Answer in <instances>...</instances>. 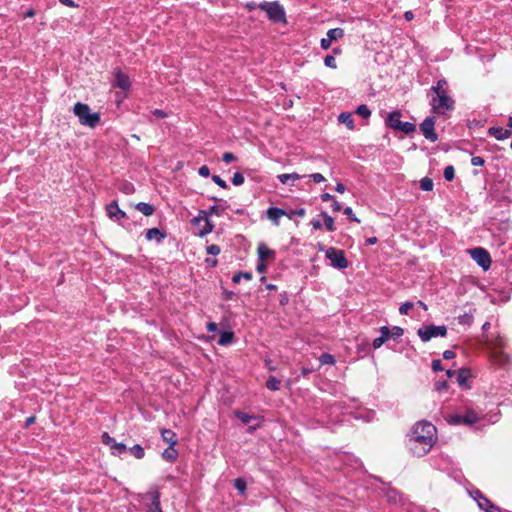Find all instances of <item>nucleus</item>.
<instances>
[{
  "mask_svg": "<svg viewBox=\"0 0 512 512\" xmlns=\"http://www.w3.org/2000/svg\"><path fill=\"white\" fill-rule=\"evenodd\" d=\"M281 381L275 376H269L266 381V387L271 391H277L280 389Z\"/></svg>",
  "mask_w": 512,
  "mask_h": 512,
  "instance_id": "29",
  "label": "nucleus"
},
{
  "mask_svg": "<svg viewBox=\"0 0 512 512\" xmlns=\"http://www.w3.org/2000/svg\"><path fill=\"white\" fill-rule=\"evenodd\" d=\"M234 487L241 493L244 494L246 491V481L242 478H237L234 481Z\"/></svg>",
  "mask_w": 512,
  "mask_h": 512,
  "instance_id": "42",
  "label": "nucleus"
},
{
  "mask_svg": "<svg viewBox=\"0 0 512 512\" xmlns=\"http://www.w3.org/2000/svg\"><path fill=\"white\" fill-rule=\"evenodd\" d=\"M385 343V341L383 340V338L381 336L375 338L372 342V346L374 349H378L380 348L383 344Z\"/></svg>",
  "mask_w": 512,
  "mask_h": 512,
  "instance_id": "56",
  "label": "nucleus"
},
{
  "mask_svg": "<svg viewBox=\"0 0 512 512\" xmlns=\"http://www.w3.org/2000/svg\"><path fill=\"white\" fill-rule=\"evenodd\" d=\"M129 450L137 459H142L145 456L144 449L139 444L134 445Z\"/></svg>",
  "mask_w": 512,
  "mask_h": 512,
  "instance_id": "38",
  "label": "nucleus"
},
{
  "mask_svg": "<svg viewBox=\"0 0 512 512\" xmlns=\"http://www.w3.org/2000/svg\"><path fill=\"white\" fill-rule=\"evenodd\" d=\"M178 456L177 451L174 449V446H169L167 449L164 450L162 453V457L170 462H173L176 460Z\"/></svg>",
  "mask_w": 512,
  "mask_h": 512,
  "instance_id": "30",
  "label": "nucleus"
},
{
  "mask_svg": "<svg viewBox=\"0 0 512 512\" xmlns=\"http://www.w3.org/2000/svg\"><path fill=\"white\" fill-rule=\"evenodd\" d=\"M447 86V81L440 79L437 81L436 85L431 87L434 96L430 101V105L433 112L438 115H444L454 109L455 101L448 95Z\"/></svg>",
  "mask_w": 512,
  "mask_h": 512,
  "instance_id": "2",
  "label": "nucleus"
},
{
  "mask_svg": "<svg viewBox=\"0 0 512 512\" xmlns=\"http://www.w3.org/2000/svg\"><path fill=\"white\" fill-rule=\"evenodd\" d=\"M379 331H380V336L383 338V340L385 342H387L389 339H391L390 328L389 327L382 326V327H380Z\"/></svg>",
  "mask_w": 512,
  "mask_h": 512,
  "instance_id": "46",
  "label": "nucleus"
},
{
  "mask_svg": "<svg viewBox=\"0 0 512 512\" xmlns=\"http://www.w3.org/2000/svg\"><path fill=\"white\" fill-rule=\"evenodd\" d=\"M436 427L427 421L416 423L408 434L407 445L411 453L417 457L425 456L437 440Z\"/></svg>",
  "mask_w": 512,
  "mask_h": 512,
  "instance_id": "1",
  "label": "nucleus"
},
{
  "mask_svg": "<svg viewBox=\"0 0 512 512\" xmlns=\"http://www.w3.org/2000/svg\"><path fill=\"white\" fill-rule=\"evenodd\" d=\"M416 130V126L410 122H402L398 127L397 131L404 132L405 134H411Z\"/></svg>",
  "mask_w": 512,
  "mask_h": 512,
  "instance_id": "35",
  "label": "nucleus"
},
{
  "mask_svg": "<svg viewBox=\"0 0 512 512\" xmlns=\"http://www.w3.org/2000/svg\"><path fill=\"white\" fill-rule=\"evenodd\" d=\"M234 414L245 425H249L252 420L258 419L254 415H249L241 411H235Z\"/></svg>",
  "mask_w": 512,
  "mask_h": 512,
  "instance_id": "28",
  "label": "nucleus"
},
{
  "mask_svg": "<svg viewBox=\"0 0 512 512\" xmlns=\"http://www.w3.org/2000/svg\"><path fill=\"white\" fill-rule=\"evenodd\" d=\"M166 237L165 232L158 228L148 229L146 232V239L148 241L156 240L158 243L162 242Z\"/></svg>",
  "mask_w": 512,
  "mask_h": 512,
  "instance_id": "19",
  "label": "nucleus"
},
{
  "mask_svg": "<svg viewBox=\"0 0 512 512\" xmlns=\"http://www.w3.org/2000/svg\"><path fill=\"white\" fill-rule=\"evenodd\" d=\"M321 200H322L323 202H328V201L334 200V196H333V195H331V194H329V193H323V194L321 195Z\"/></svg>",
  "mask_w": 512,
  "mask_h": 512,
  "instance_id": "64",
  "label": "nucleus"
},
{
  "mask_svg": "<svg viewBox=\"0 0 512 512\" xmlns=\"http://www.w3.org/2000/svg\"><path fill=\"white\" fill-rule=\"evenodd\" d=\"M198 173L202 177H208L210 175V169L208 168V166L203 165L199 168Z\"/></svg>",
  "mask_w": 512,
  "mask_h": 512,
  "instance_id": "57",
  "label": "nucleus"
},
{
  "mask_svg": "<svg viewBox=\"0 0 512 512\" xmlns=\"http://www.w3.org/2000/svg\"><path fill=\"white\" fill-rule=\"evenodd\" d=\"M306 214V210L304 208H298V209H295V210H292L290 211L289 214H287V216L291 219L293 216H297V217H304Z\"/></svg>",
  "mask_w": 512,
  "mask_h": 512,
  "instance_id": "49",
  "label": "nucleus"
},
{
  "mask_svg": "<svg viewBox=\"0 0 512 512\" xmlns=\"http://www.w3.org/2000/svg\"><path fill=\"white\" fill-rule=\"evenodd\" d=\"M234 333L232 331H221L218 339V344L221 346H227L233 342Z\"/></svg>",
  "mask_w": 512,
  "mask_h": 512,
  "instance_id": "25",
  "label": "nucleus"
},
{
  "mask_svg": "<svg viewBox=\"0 0 512 512\" xmlns=\"http://www.w3.org/2000/svg\"><path fill=\"white\" fill-rule=\"evenodd\" d=\"M473 498L477 501L479 508L485 512H502L497 505L493 504L479 490L474 491Z\"/></svg>",
  "mask_w": 512,
  "mask_h": 512,
  "instance_id": "10",
  "label": "nucleus"
},
{
  "mask_svg": "<svg viewBox=\"0 0 512 512\" xmlns=\"http://www.w3.org/2000/svg\"><path fill=\"white\" fill-rule=\"evenodd\" d=\"M338 121L339 123L344 124L349 130H353L355 128L354 120L349 112H342L338 116Z\"/></svg>",
  "mask_w": 512,
  "mask_h": 512,
  "instance_id": "23",
  "label": "nucleus"
},
{
  "mask_svg": "<svg viewBox=\"0 0 512 512\" xmlns=\"http://www.w3.org/2000/svg\"><path fill=\"white\" fill-rule=\"evenodd\" d=\"M455 357V353L452 350H446L443 353V358L446 360L453 359Z\"/></svg>",
  "mask_w": 512,
  "mask_h": 512,
  "instance_id": "63",
  "label": "nucleus"
},
{
  "mask_svg": "<svg viewBox=\"0 0 512 512\" xmlns=\"http://www.w3.org/2000/svg\"><path fill=\"white\" fill-rule=\"evenodd\" d=\"M161 436L163 441L168 443L169 446H175L178 442L176 434L170 429H162Z\"/></svg>",
  "mask_w": 512,
  "mask_h": 512,
  "instance_id": "22",
  "label": "nucleus"
},
{
  "mask_svg": "<svg viewBox=\"0 0 512 512\" xmlns=\"http://www.w3.org/2000/svg\"><path fill=\"white\" fill-rule=\"evenodd\" d=\"M251 280L252 274L250 272H239L232 277V281L235 284H238L241 279Z\"/></svg>",
  "mask_w": 512,
  "mask_h": 512,
  "instance_id": "39",
  "label": "nucleus"
},
{
  "mask_svg": "<svg viewBox=\"0 0 512 512\" xmlns=\"http://www.w3.org/2000/svg\"><path fill=\"white\" fill-rule=\"evenodd\" d=\"M471 258L484 270L487 271L491 266V256L489 252L482 248L476 247L469 250Z\"/></svg>",
  "mask_w": 512,
  "mask_h": 512,
  "instance_id": "8",
  "label": "nucleus"
},
{
  "mask_svg": "<svg viewBox=\"0 0 512 512\" xmlns=\"http://www.w3.org/2000/svg\"><path fill=\"white\" fill-rule=\"evenodd\" d=\"M277 178L282 184H288L290 180L295 181L300 179V175L297 173L280 174Z\"/></svg>",
  "mask_w": 512,
  "mask_h": 512,
  "instance_id": "32",
  "label": "nucleus"
},
{
  "mask_svg": "<svg viewBox=\"0 0 512 512\" xmlns=\"http://www.w3.org/2000/svg\"><path fill=\"white\" fill-rule=\"evenodd\" d=\"M344 214L351 220V221H354V222H360V220L355 216V214L353 213V210L351 207H346L344 209Z\"/></svg>",
  "mask_w": 512,
  "mask_h": 512,
  "instance_id": "51",
  "label": "nucleus"
},
{
  "mask_svg": "<svg viewBox=\"0 0 512 512\" xmlns=\"http://www.w3.org/2000/svg\"><path fill=\"white\" fill-rule=\"evenodd\" d=\"M326 258L330 260L331 265L337 269H346L348 267V260L345 257L343 250L329 247L326 251Z\"/></svg>",
  "mask_w": 512,
  "mask_h": 512,
  "instance_id": "7",
  "label": "nucleus"
},
{
  "mask_svg": "<svg viewBox=\"0 0 512 512\" xmlns=\"http://www.w3.org/2000/svg\"><path fill=\"white\" fill-rule=\"evenodd\" d=\"M443 176L447 181H453L455 178V169L452 165H448L444 169Z\"/></svg>",
  "mask_w": 512,
  "mask_h": 512,
  "instance_id": "40",
  "label": "nucleus"
},
{
  "mask_svg": "<svg viewBox=\"0 0 512 512\" xmlns=\"http://www.w3.org/2000/svg\"><path fill=\"white\" fill-rule=\"evenodd\" d=\"M120 190L125 194H132L135 191V188L133 184L125 182L121 185Z\"/></svg>",
  "mask_w": 512,
  "mask_h": 512,
  "instance_id": "47",
  "label": "nucleus"
},
{
  "mask_svg": "<svg viewBox=\"0 0 512 512\" xmlns=\"http://www.w3.org/2000/svg\"><path fill=\"white\" fill-rule=\"evenodd\" d=\"M220 251H221L220 247L218 245H215V244L209 245L206 248L207 254L213 255V256L218 255L220 253Z\"/></svg>",
  "mask_w": 512,
  "mask_h": 512,
  "instance_id": "50",
  "label": "nucleus"
},
{
  "mask_svg": "<svg viewBox=\"0 0 512 512\" xmlns=\"http://www.w3.org/2000/svg\"><path fill=\"white\" fill-rule=\"evenodd\" d=\"M202 220L205 221V225H204V227L199 232V235L201 237L210 234L213 231V229H214V225L208 219V213L206 211H204V210L200 211L199 215L193 219V222L194 223H199Z\"/></svg>",
  "mask_w": 512,
  "mask_h": 512,
  "instance_id": "14",
  "label": "nucleus"
},
{
  "mask_svg": "<svg viewBox=\"0 0 512 512\" xmlns=\"http://www.w3.org/2000/svg\"><path fill=\"white\" fill-rule=\"evenodd\" d=\"M418 336L423 342L430 341L433 337H445L447 335V327L445 325H427L418 329Z\"/></svg>",
  "mask_w": 512,
  "mask_h": 512,
  "instance_id": "6",
  "label": "nucleus"
},
{
  "mask_svg": "<svg viewBox=\"0 0 512 512\" xmlns=\"http://www.w3.org/2000/svg\"><path fill=\"white\" fill-rule=\"evenodd\" d=\"M232 183L235 186H239V185L243 184L244 183V176L240 172L234 173V175L232 177Z\"/></svg>",
  "mask_w": 512,
  "mask_h": 512,
  "instance_id": "48",
  "label": "nucleus"
},
{
  "mask_svg": "<svg viewBox=\"0 0 512 512\" xmlns=\"http://www.w3.org/2000/svg\"><path fill=\"white\" fill-rule=\"evenodd\" d=\"M324 64L327 67L332 68V69H336L337 68L336 60H335L334 56H332V55L325 56Z\"/></svg>",
  "mask_w": 512,
  "mask_h": 512,
  "instance_id": "45",
  "label": "nucleus"
},
{
  "mask_svg": "<svg viewBox=\"0 0 512 512\" xmlns=\"http://www.w3.org/2000/svg\"><path fill=\"white\" fill-rule=\"evenodd\" d=\"M344 36V30L342 28H333L328 30L327 38H322L320 42V46L323 50H327L330 48L333 41H337L338 39Z\"/></svg>",
  "mask_w": 512,
  "mask_h": 512,
  "instance_id": "12",
  "label": "nucleus"
},
{
  "mask_svg": "<svg viewBox=\"0 0 512 512\" xmlns=\"http://www.w3.org/2000/svg\"><path fill=\"white\" fill-rule=\"evenodd\" d=\"M73 112L84 126L95 128L100 122V114L91 112L90 107L85 103L77 102L73 107Z\"/></svg>",
  "mask_w": 512,
  "mask_h": 512,
  "instance_id": "3",
  "label": "nucleus"
},
{
  "mask_svg": "<svg viewBox=\"0 0 512 512\" xmlns=\"http://www.w3.org/2000/svg\"><path fill=\"white\" fill-rule=\"evenodd\" d=\"M258 259L266 261L269 258H274L275 252L268 248L264 243H260L257 248Z\"/></svg>",
  "mask_w": 512,
  "mask_h": 512,
  "instance_id": "20",
  "label": "nucleus"
},
{
  "mask_svg": "<svg viewBox=\"0 0 512 512\" xmlns=\"http://www.w3.org/2000/svg\"><path fill=\"white\" fill-rule=\"evenodd\" d=\"M403 334H404V329L399 326H393L392 328H390L391 339H393L396 343L400 342Z\"/></svg>",
  "mask_w": 512,
  "mask_h": 512,
  "instance_id": "31",
  "label": "nucleus"
},
{
  "mask_svg": "<svg viewBox=\"0 0 512 512\" xmlns=\"http://www.w3.org/2000/svg\"><path fill=\"white\" fill-rule=\"evenodd\" d=\"M488 134L495 137L497 140H505L511 136L512 131L502 127H490L488 129Z\"/></svg>",
  "mask_w": 512,
  "mask_h": 512,
  "instance_id": "17",
  "label": "nucleus"
},
{
  "mask_svg": "<svg viewBox=\"0 0 512 512\" xmlns=\"http://www.w3.org/2000/svg\"><path fill=\"white\" fill-rule=\"evenodd\" d=\"M470 376V371L468 369H460L457 374V382L460 386H464Z\"/></svg>",
  "mask_w": 512,
  "mask_h": 512,
  "instance_id": "33",
  "label": "nucleus"
},
{
  "mask_svg": "<svg viewBox=\"0 0 512 512\" xmlns=\"http://www.w3.org/2000/svg\"><path fill=\"white\" fill-rule=\"evenodd\" d=\"M147 512H162L160 507V493L158 491L152 494V502L148 506Z\"/></svg>",
  "mask_w": 512,
  "mask_h": 512,
  "instance_id": "24",
  "label": "nucleus"
},
{
  "mask_svg": "<svg viewBox=\"0 0 512 512\" xmlns=\"http://www.w3.org/2000/svg\"><path fill=\"white\" fill-rule=\"evenodd\" d=\"M225 208L224 207H221V206H218V205H213L209 208L208 211H206L208 213V217L210 215H217V216H220L222 215V213L224 212Z\"/></svg>",
  "mask_w": 512,
  "mask_h": 512,
  "instance_id": "43",
  "label": "nucleus"
},
{
  "mask_svg": "<svg viewBox=\"0 0 512 512\" xmlns=\"http://www.w3.org/2000/svg\"><path fill=\"white\" fill-rule=\"evenodd\" d=\"M311 225L315 230L321 229L323 227V224L319 219H312Z\"/></svg>",
  "mask_w": 512,
  "mask_h": 512,
  "instance_id": "61",
  "label": "nucleus"
},
{
  "mask_svg": "<svg viewBox=\"0 0 512 512\" xmlns=\"http://www.w3.org/2000/svg\"><path fill=\"white\" fill-rule=\"evenodd\" d=\"M401 112L398 110L392 111L388 114V116L385 119V124L387 127L397 130L398 127L401 125Z\"/></svg>",
  "mask_w": 512,
  "mask_h": 512,
  "instance_id": "16",
  "label": "nucleus"
},
{
  "mask_svg": "<svg viewBox=\"0 0 512 512\" xmlns=\"http://www.w3.org/2000/svg\"><path fill=\"white\" fill-rule=\"evenodd\" d=\"M356 113L365 119L371 116V110L365 104L359 105L356 109Z\"/></svg>",
  "mask_w": 512,
  "mask_h": 512,
  "instance_id": "37",
  "label": "nucleus"
},
{
  "mask_svg": "<svg viewBox=\"0 0 512 512\" xmlns=\"http://www.w3.org/2000/svg\"><path fill=\"white\" fill-rule=\"evenodd\" d=\"M433 186V180L429 177H424L420 180V188L423 191H432Z\"/></svg>",
  "mask_w": 512,
  "mask_h": 512,
  "instance_id": "36",
  "label": "nucleus"
},
{
  "mask_svg": "<svg viewBox=\"0 0 512 512\" xmlns=\"http://www.w3.org/2000/svg\"><path fill=\"white\" fill-rule=\"evenodd\" d=\"M493 350H501L505 345V338L503 336L498 335L493 341Z\"/></svg>",
  "mask_w": 512,
  "mask_h": 512,
  "instance_id": "41",
  "label": "nucleus"
},
{
  "mask_svg": "<svg viewBox=\"0 0 512 512\" xmlns=\"http://www.w3.org/2000/svg\"><path fill=\"white\" fill-rule=\"evenodd\" d=\"M115 85L122 90H127L130 87V80L129 77L122 73L121 71H118L115 75Z\"/></svg>",
  "mask_w": 512,
  "mask_h": 512,
  "instance_id": "21",
  "label": "nucleus"
},
{
  "mask_svg": "<svg viewBox=\"0 0 512 512\" xmlns=\"http://www.w3.org/2000/svg\"><path fill=\"white\" fill-rule=\"evenodd\" d=\"M432 369L433 371L437 372V371H442L443 370V367H442V363L440 360L438 359H435L432 361Z\"/></svg>",
  "mask_w": 512,
  "mask_h": 512,
  "instance_id": "59",
  "label": "nucleus"
},
{
  "mask_svg": "<svg viewBox=\"0 0 512 512\" xmlns=\"http://www.w3.org/2000/svg\"><path fill=\"white\" fill-rule=\"evenodd\" d=\"M471 164L473 166H483L485 164V160L480 156H473L471 158Z\"/></svg>",
  "mask_w": 512,
  "mask_h": 512,
  "instance_id": "54",
  "label": "nucleus"
},
{
  "mask_svg": "<svg viewBox=\"0 0 512 512\" xmlns=\"http://www.w3.org/2000/svg\"><path fill=\"white\" fill-rule=\"evenodd\" d=\"M135 209L138 210L139 212H141L145 216H151L155 211V208L153 205H151L149 203H145V202L137 203L135 205Z\"/></svg>",
  "mask_w": 512,
  "mask_h": 512,
  "instance_id": "26",
  "label": "nucleus"
},
{
  "mask_svg": "<svg viewBox=\"0 0 512 512\" xmlns=\"http://www.w3.org/2000/svg\"><path fill=\"white\" fill-rule=\"evenodd\" d=\"M481 416L471 408H466L463 413H454L447 416L446 420L450 425L472 426L479 422Z\"/></svg>",
  "mask_w": 512,
  "mask_h": 512,
  "instance_id": "4",
  "label": "nucleus"
},
{
  "mask_svg": "<svg viewBox=\"0 0 512 512\" xmlns=\"http://www.w3.org/2000/svg\"><path fill=\"white\" fill-rule=\"evenodd\" d=\"M320 215L323 217L325 228L330 232L335 231L334 219L325 211H322Z\"/></svg>",
  "mask_w": 512,
  "mask_h": 512,
  "instance_id": "27",
  "label": "nucleus"
},
{
  "mask_svg": "<svg viewBox=\"0 0 512 512\" xmlns=\"http://www.w3.org/2000/svg\"><path fill=\"white\" fill-rule=\"evenodd\" d=\"M318 360L321 365H333L335 363L334 356L329 353H322Z\"/></svg>",
  "mask_w": 512,
  "mask_h": 512,
  "instance_id": "34",
  "label": "nucleus"
},
{
  "mask_svg": "<svg viewBox=\"0 0 512 512\" xmlns=\"http://www.w3.org/2000/svg\"><path fill=\"white\" fill-rule=\"evenodd\" d=\"M102 442L111 448L112 454L114 455H121L127 450V447L124 443L117 442L107 432L102 434Z\"/></svg>",
  "mask_w": 512,
  "mask_h": 512,
  "instance_id": "11",
  "label": "nucleus"
},
{
  "mask_svg": "<svg viewBox=\"0 0 512 512\" xmlns=\"http://www.w3.org/2000/svg\"><path fill=\"white\" fill-rule=\"evenodd\" d=\"M106 212L110 219H113L117 222L128 218L126 212L119 208L117 201H112L110 204H108L106 206Z\"/></svg>",
  "mask_w": 512,
  "mask_h": 512,
  "instance_id": "13",
  "label": "nucleus"
},
{
  "mask_svg": "<svg viewBox=\"0 0 512 512\" xmlns=\"http://www.w3.org/2000/svg\"><path fill=\"white\" fill-rule=\"evenodd\" d=\"M256 270H257L259 273H264V272L267 270L266 261H263V260H259V259H258V263H257Z\"/></svg>",
  "mask_w": 512,
  "mask_h": 512,
  "instance_id": "55",
  "label": "nucleus"
},
{
  "mask_svg": "<svg viewBox=\"0 0 512 512\" xmlns=\"http://www.w3.org/2000/svg\"><path fill=\"white\" fill-rule=\"evenodd\" d=\"M310 177L316 183H320V182L325 181V177L321 173H313V174L310 175Z\"/></svg>",
  "mask_w": 512,
  "mask_h": 512,
  "instance_id": "58",
  "label": "nucleus"
},
{
  "mask_svg": "<svg viewBox=\"0 0 512 512\" xmlns=\"http://www.w3.org/2000/svg\"><path fill=\"white\" fill-rule=\"evenodd\" d=\"M212 180L215 184H217L219 187L226 189L227 183L218 175H213Z\"/></svg>",
  "mask_w": 512,
  "mask_h": 512,
  "instance_id": "52",
  "label": "nucleus"
},
{
  "mask_svg": "<svg viewBox=\"0 0 512 512\" xmlns=\"http://www.w3.org/2000/svg\"><path fill=\"white\" fill-rule=\"evenodd\" d=\"M435 118L434 117H427L424 119V121L420 124V131L424 135V137L431 142H435L438 139V135L435 133Z\"/></svg>",
  "mask_w": 512,
  "mask_h": 512,
  "instance_id": "9",
  "label": "nucleus"
},
{
  "mask_svg": "<svg viewBox=\"0 0 512 512\" xmlns=\"http://www.w3.org/2000/svg\"><path fill=\"white\" fill-rule=\"evenodd\" d=\"M152 113L157 118H165L167 116V113L160 109H155Z\"/></svg>",
  "mask_w": 512,
  "mask_h": 512,
  "instance_id": "62",
  "label": "nucleus"
},
{
  "mask_svg": "<svg viewBox=\"0 0 512 512\" xmlns=\"http://www.w3.org/2000/svg\"><path fill=\"white\" fill-rule=\"evenodd\" d=\"M491 359L499 367H506L510 363V356L502 349L493 350L491 353Z\"/></svg>",
  "mask_w": 512,
  "mask_h": 512,
  "instance_id": "15",
  "label": "nucleus"
},
{
  "mask_svg": "<svg viewBox=\"0 0 512 512\" xmlns=\"http://www.w3.org/2000/svg\"><path fill=\"white\" fill-rule=\"evenodd\" d=\"M222 160L225 162V163H230V162H233L236 160V156L231 153V152H225L222 156Z\"/></svg>",
  "mask_w": 512,
  "mask_h": 512,
  "instance_id": "53",
  "label": "nucleus"
},
{
  "mask_svg": "<svg viewBox=\"0 0 512 512\" xmlns=\"http://www.w3.org/2000/svg\"><path fill=\"white\" fill-rule=\"evenodd\" d=\"M414 307L412 302H405L399 308V313L401 315H407L409 311Z\"/></svg>",
  "mask_w": 512,
  "mask_h": 512,
  "instance_id": "44",
  "label": "nucleus"
},
{
  "mask_svg": "<svg viewBox=\"0 0 512 512\" xmlns=\"http://www.w3.org/2000/svg\"><path fill=\"white\" fill-rule=\"evenodd\" d=\"M62 5L71 7V8H77L79 5L74 2L73 0H58Z\"/></svg>",
  "mask_w": 512,
  "mask_h": 512,
  "instance_id": "60",
  "label": "nucleus"
},
{
  "mask_svg": "<svg viewBox=\"0 0 512 512\" xmlns=\"http://www.w3.org/2000/svg\"><path fill=\"white\" fill-rule=\"evenodd\" d=\"M258 7L265 11L269 20L275 23H286L284 8L278 2H261Z\"/></svg>",
  "mask_w": 512,
  "mask_h": 512,
  "instance_id": "5",
  "label": "nucleus"
},
{
  "mask_svg": "<svg viewBox=\"0 0 512 512\" xmlns=\"http://www.w3.org/2000/svg\"><path fill=\"white\" fill-rule=\"evenodd\" d=\"M267 217L272 220L276 225H279L280 217L287 215L285 210L277 207H270L267 209Z\"/></svg>",
  "mask_w": 512,
  "mask_h": 512,
  "instance_id": "18",
  "label": "nucleus"
}]
</instances>
